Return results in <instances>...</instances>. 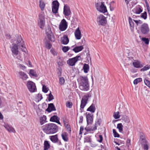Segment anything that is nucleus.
I'll use <instances>...</instances> for the list:
<instances>
[{
	"mask_svg": "<svg viewBox=\"0 0 150 150\" xmlns=\"http://www.w3.org/2000/svg\"><path fill=\"white\" fill-rule=\"evenodd\" d=\"M39 6L40 7L41 11H43L44 9L45 6V4L42 0H40L39 1Z\"/></svg>",
	"mask_w": 150,
	"mask_h": 150,
	"instance_id": "nucleus-28",
	"label": "nucleus"
},
{
	"mask_svg": "<svg viewBox=\"0 0 150 150\" xmlns=\"http://www.w3.org/2000/svg\"><path fill=\"white\" fill-rule=\"evenodd\" d=\"M65 82L64 79L63 77H62L60 78L59 79V83L61 85L64 84V83Z\"/></svg>",
	"mask_w": 150,
	"mask_h": 150,
	"instance_id": "nucleus-52",
	"label": "nucleus"
},
{
	"mask_svg": "<svg viewBox=\"0 0 150 150\" xmlns=\"http://www.w3.org/2000/svg\"><path fill=\"white\" fill-rule=\"evenodd\" d=\"M66 128L67 129V130L69 132H71V129L70 127V126L68 125H67L66 126Z\"/></svg>",
	"mask_w": 150,
	"mask_h": 150,
	"instance_id": "nucleus-61",
	"label": "nucleus"
},
{
	"mask_svg": "<svg viewBox=\"0 0 150 150\" xmlns=\"http://www.w3.org/2000/svg\"><path fill=\"white\" fill-rule=\"evenodd\" d=\"M81 57L80 56H77L76 57L69 59L67 62V63L69 66H73L75 65L76 63L81 59Z\"/></svg>",
	"mask_w": 150,
	"mask_h": 150,
	"instance_id": "nucleus-5",
	"label": "nucleus"
},
{
	"mask_svg": "<svg viewBox=\"0 0 150 150\" xmlns=\"http://www.w3.org/2000/svg\"><path fill=\"white\" fill-rule=\"evenodd\" d=\"M58 9L59 8L52 7V12L54 13H57Z\"/></svg>",
	"mask_w": 150,
	"mask_h": 150,
	"instance_id": "nucleus-47",
	"label": "nucleus"
},
{
	"mask_svg": "<svg viewBox=\"0 0 150 150\" xmlns=\"http://www.w3.org/2000/svg\"><path fill=\"white\" fill-rule=\"evenodd\" d=\"M141 17L144 19H146L147 18V14L146 12L144 11L143 13H141Z\"/></svg>",
	"mask_w": 150,
	"mask_h": 150,
	"instance_id": "nucleus-42",
	"label": "nucleus"
},
{
	"mask_svg": "<svg viewBox=\"0 0 150 150\" xmlns=\"http://www.w3.org/2000/svg\"><path fill=\"white\" fill-rule=\"evenodd\" d=\"M69 7L67 5H64V7L63 13L65 16H69L71 13Z\"/></svg>",
	"mask_w": 150,
	"mask_h": 150,
	"instance_id": "nucleus-12",
	"label": "nucleus"
},
{
	"mask_svg": "<svg viewBox=\"0 0 150 150\" xmlns=\"http://www.w3.org/2000/svg\"><path fill=\"white\" fill-rule=\"evenodd\" d=\"M19 67H20L22 69H24L25 68V67L24 66L22 65L21 64H19Z\"/></svg>",
	"mask_w": 150,
	"mask_h": 150,
	"instance_id": "nucleus-63",
	"label": "nucleus"
},
{
	"mask_svg": "<svg viewBox=\"0 0 150 150\" xmlns=\"http://www.w3.org/2000/svg\"><path fill=\"white\" fill-rule=\"evenodd\" d=\"M39 20H45V16L44 12H41L39 15Z\"/></svg>",
	"mask_w": 150,
	"mask_h": 150,
	"instance_id": "nucleus-38",
	"label": "nucleus"
},
{
	"mask_svg": "<svg viewBox=\"0 0 150 150\" xmlns=\"http://www.w3.org/2000/svg\"><path fill=\"white\" fill-rule=\"evenodd\" d=\"M40 123L41 125H43L46 122V117L45 115H43V116L40 117Z\"/></svg>",
	"mask_w": 150,
	"mask_h": 150,
	"instance_id": "nucleus-26",
	"label": "nucleus"
},
{
	"mask_svg": "<svg viewBox=\"0 0 150 150\" xmlns=\"http://www.w3.org/2000/svg\"><path fill=\"white\" fill-rule=\"evenodd\" d=\"M144 81L145 84L149 87L150 88V81L146 79H144Z\"/></svg>",
	"mask_w": 150,
	"mask_h": 150,
	"instance_id": "nucleus-43",
	"label": "nucleus"
},
{
	"mask_svg": "<svg viewBox=\"0 0 150 150\" xmlns=\"http://www.w3.org/2000/svg\"><path fill=\"white\" fill-rule=\"evenodd\" d=\"M66 105L67 107L70 108H71L73 105V104L71 102H68L67 103Z\"/></svg>",
	"mask_w": 150,
	"mask_h": 150,
	"instance_id": "nucleus-53",
	"label": "nucleus"
},
{
	"mask_svg": "<svg viewBox=\"0 0 150 150\" xmlns=\"http://www.w3.org/2000/svg\"><path fill=\"white\" fill-rule=\"evenodd\" d=\"M129 21L130 25V28L131 31H133L134 29V19L129 17L128 18Z\"/></svg>",
	"mask_w": 150,
	"mask_h": 150,
	"instance_id": "nucleus-20",
	"label": "nucleus"
},
{
	"mask_svg": "<svg viewBox=\"0 0 150 150\" xmlns=\"http://www.w3.org/2000/svg\"><path fill=\"white\" fill-rule=\"evenodd\" d=\"M16 36L17 38L16 44L13 45V47L11 48L12 55L14 57L18 54V49H20L23 52H26L27 50L25 45L24 44V41L23 40L21 35H17Z\"/></svg>",
	"mask_w": 150,
	"mask_h": 150,
	"instance_id": "nucleus-1",
	"label": "nucleus"
},
{
	"mask_svg": "<svg viewBox=\"0 0 150 150\" xmlns=\"http://www.w3.org/2000/svg\"><path fill=\"white\" fill-rule=\"evenodd\" d=\"M87 101H85V100L82 98L81 101V104L80 105V110H81V112H82V110L83 109L86 104H87Z\"/></svg>",
	"mask_w": 150,
	"mask_h": 150,
	"instance_id": "nucleus-22",
	"label": "nucleus"
},
{
	"mask_svg": "<svg viewBox=\"0 0 150 150\" xmlns=\"http://www.w3.org/2000/svg\"><path fill=\"white\" fill-rule=\"evenodd\" d=\"M141 144L143 147L144 150H148L149 149L148 145L149 144L147 141L144 143L143 142Z\"/></svg>",
	"mask_w": 150,
	"mask_h": 150,
	"instance_id": "nucleus-32",
	"label": "nucleus"
},
{
	"mask_svg": "<svg viewBox=\"0 0 150 150\" xmlns=\"http://www.w3.org/2000/svg\"><path fill=\"white\" fill-rule=\"evenodd\" d=\"M96 110V108L95 107V105L92 103L91 105L87 109V111H89L92 113H94L95 112Z\"/></svg>",
	"mask_w": 150,
	"mask_h": 150,
	"instance_id": "nucleus-21",
	"label": "nucleus"
},
{
	"mask_svg": "<svg viewBox=\"0 0 150 150\" xmlns=\"http://www.w3.org/2000/svg\"><path fill=\"white\" fill-rule=\"evenodd\" d=\"M46 34L49 40L54 42L55 40L54 37L51 30V28L49 27L46 30Z\"/></svg>",
	"mask_w": 150,
	"mask_h": 150,
	"instance_id": "nucleus-7",
	"label": "nucleus"
},
{
	"mask_svg": "<svg viewBox=\"0 0 150 150\" xmlns=\"http://www.w3.org/2000/svg\"><path fill=\"white\" fill-rule=\"evenodd\" d=\"M57 135L56 134L54 135H53L50 136L51 140L54 143H56L58 141V139L57 137Z\"/></svg>",
	"mask_w": 150,
	"mask_h": 150,
	"instance_id": "nucleus-23",
	"label": "nucleus"
},
{
	"mask_svg": "<svg viewBox=\"0 0 150 150\" xmlns=\"http://www.w3.org/2000/svg\"><path fill=\"white\" fill-rule=\"evenodd\" d=\"M4 126L6 129L9 132H15V130L12 127L11 125L8 124H5Z\"/></svg>",
	"mask_w": 150,
	"mask_h": 150,
	"instance_id": "nucleus-14",
	"label": "nucleus"
},
{
	"mask_svg": "<svg viewBox=\"0 0 150 150\" xmlns=\"http://www.w3.org/2000/svg\"><path fill=\"white\" fill-rule=\"evenodd\" d=\"M101 122V119H98L97 122H96L95 123V126H96V127L98 125H100Z\"/></svg>",
	"mask_w": 150,
	"mask_h": 150,
	"instance_id": "nucleus-54",
	"label": "nucleus"
},
{
	"mask_svg": "<svg viewBox=\"0 0 150 150\" xmlns=\"http://www.w3.org/2000/svg\"><path fill=\"white\" fill-rule=\"evenodd\" d=\"M38 24L41 28H42L44 26L45 24V20H38Z\"/></svg>",
	"mask_w": 150,
	"mask_h": 150,
	"instance_id": "nucleus-27",
	"label": "nucleus"
},
{
	"mask_svg": "<svg viewBox=\"0 0 150 150\" xmlns=\"http://www.w3.org/2000/svg\"><path fill=\"white\" fill-rule=\"evenodd\" d=\"M48 90V89L47 88L46 86L45 85H44L42 86V91L45 92V93H46L47 92Z\"/></svg>",
	"mask_w": 150,
	"mask_h": 150,
	"instance_id": "nucleus-49",
	"label": "nucleus"
},
{
	"mask_svg": "<svg viewBox=\"0 0 150 150\" xmlns=\"http://www.w3.org/2000/svg\"><path fill=\"white\" fill-rule=\"evenodd\" d=\"M150 69V66L148 65H147L144 66L142 68L140 69L141 71H147Z\"/></svg>",
	"mask_w": 150,
	"mask_h": 150,
	"instance_id": "nucleus-37",
	"label": "nucleus"
},
{
	"mask_svg": "<svg viewBox=\"0 0 150 150\" xmlns=\"http://www.w3.org/2000/svg\"><path fill=\"white\" fill-rule=\"evenodd\" d=\"M134 22L136 23V25L137 26L139 25L140 24H142V21L140 20H134Z\"/></svg>",
	"mask_w": 150,
	"mask_h": 150,
	"instance_id": "nucleus-51",
	"label": "nucleus"
},
{
	"mask_svg": "<svg viewBox=\"0 0 150 150\" xmlns=\"http://www.w3.org/2000/svg\"><path fill=\"white\" fill-rule=\"evenodd\" d=\"M123 126L122 125V123H119L117 124V128L119 130V132H120L122 133L123 132Z\"/></svg>",
	"mask_w": 150,
	"mask_h": 150,
	"instance_id": "nucleus-33",
	"label": "nucleus"
},
{
	"mask_svg": "<svg viewBox=\"0 0 150 150\" xmlns=\"http://www.w3.org/2000/svg\"><path fill=\"white\" fill-rule=\"evenodd\" d=\"M50 52L54 55H57V53L54 50L51 49L50 50Z\"/></svg>",
	"mask_w": 150,
	"mask_h": 150,
	"instance_id": "nucleus-56",
	"label": "nucleus"
},
{
	"mask_svg": "<svg viewBox=\"0 0 150 150\" xmlns=\"http://www.w3.org/2000/svg\"><path fill=\"white\" fill-rule=\"evenodd\" d=\"M83 119V117L82 116H81L80 117V120L79 122V123H82Z\"/></svg>",
	"mask_w": 150,
	"mask_h": 150,
	"instance_id": "nucleus-60",
	"label": "nucleus"
},
{
	"mask_svg": "<svg viewBox=\"0 0 150 150\" xmlns=\"http://www.w3.org/2000/svg\"><path fill=\"white\" fill-rule=\"evenodd\" d=\"M87 122L88 124L92 123L93 120V115L88 114L86 115Z\"/></svg>",
	"mask_w": 150,
	"mask_h": 150,
	"instance_id": "nucleus-18",
	"label": "nucleus"
},
{
	"mask_svg": "<svg viewBox=\"0 0 150 150\" xmlns=\"http://www.w3.org/2000/svg\"><path fill=\"white\" fill-rule=\"evenodd\" d=\"M74 35L76 39L80 40L81 39V33L79 27L76 29L74 32Z\"/></svg>",
	"mask_w": 150,
	"mask_h": 150,
	"instance_id": "nucleus-13",
	"label": "nucleus"
},
{
	"mask_svg": "<svg viewBox=\"0 0 150 150\" xmlns=\"http://www.w3.org/2000/svg\"><path fill=\"white\" fill-rule=\"evenodd\" d=\"M30 74L32 75L33 76L37 77L38 76V75L36 74V72L34 70L32 69H31L30 71Z\"/></svg>",
	"mask_w": 150,
	"mask_h": 150,
	"instance_id": "nucleus-41",
	"label": "nucleus"
},
{
	"mask_svg": "<svg viewBox=\"0 0 150 150\" xmlns=\"http://www.w3.org/2000/svg\"><path fill=\"white\" fill-rule=\"evenodd\" d=\"M61 41L62 43L64 45H67L69 43V40L67 36L64 35L61 38Z\"/></svg>",
	"mask_w": 150,
	"mask_h": 150,
	"instance_id": "nucleus-16",
	"label": "nucleus"
},
{
	"mask_svg": "<svg viewBox=\"0 0 150 150\" xmlns=\"http://www.w3.org/2000/svg\"><path fill=\"white\" fill-rule=\"evenodd\" d=\"M119 112H115L114 113L113 116L115 119H117L120 117V116L119 115Z\"/></svg>",
	"mask_w": 150,
	"mask_h": 150,
	"instance_id": "nucleus-44",
	"label": "nucleus"
},
{
	"mask_svg": "<svg viewBox=\"0 0 150 150\" xmlns=\"http://www.w3.org/2000/svg\"><path fill=\"white\" fill-rule=\"evenodd\" d=\"M19 74L20 78L23 80H25L28 78L27 75L23 72L20 71Z\"/></svg>",
	"mask_w": 150,
	"mask_h": 150,
	"instance_id": "nucleus-19",
	"label": "nucleus"
},
{
	"mask_svg": "<svg viewBox=\"0 0 150 150\" xmlns=\"http://www.w3.org/2000/svg\"><path fill=\"white\" fill-rule=\"evenodd\" d=\"M139 29L141 32L144 34H147L149 31L148 24L145 23H144L141 25Z\"/></svg>",
	"mask_w": 150,
	"mask_h": 150,
	"instance_id": "nucleus-8",
	"label": "nucleus"
},
{
	"mask_svg": "<svg viewBox=\"0 0 150 150\" xmlns=\"http://www.w3.org/2000/svg\"><path fill=\"white\" fill-rule=\"evenodd\" d=\"M90 139L88 138H86L85 139L84 142H88L90 141Z\"/></svg>",
	"mask_w": 150,
	"mask_h": 150,
	"instance_id": "nucleus-64",
	"label": "nucleus"
},
{
	"mask_svg": "<svg viewBox=\"0 0 150 150\" xmlns=\"http://www.w3.org/2000/svg\"><path fill=\"white\" fill-rule=\"evenodd\" d=\"M104 2H101V3H98L96 4V7L98 11L103 13L107 12L106 7L104 5Z\"/></svg>",
	"mask_w": 150,
	"mask_h": 150,
	"instance_id": "nucleus-4",
	"label": "nucleus"
},
{
	"mask_svg": "<svg viewBox=\"0 0 150 150\" xmlns=\"http://www.w3.org/2000/svg\"><path fill=\"white\" fill-rule=\"evenodd\" d=\"M146 6L147 7V10L148 11V13L149 15V16H150V7H149V4H146Z\"/></svg>",
	"mask_w": 150,
	"mask_h": 150,
	"instance_id": "nucleus-58",
	"label": "nucleus"
},
{
	"mask_svg": "<svg viewBox=\"0 0 150 150\" xmlns=\"http://www.w3.org/2000/svg\"><path fill=\"white\" fill-rule=\"evenodd\" d=\"M67 27V24L66 20L63 19L61 21L59 25V30L63 31L66 30Z\"/></svg>",
	"mask_w": 150,
	"mask_h": 150,
	"instance_id": "nucleus-10",
	"label": "nucleus"
},
{
	"mask_svg": "<svg viewBox=\"0 0 150 150\" xmlns=\"http://www.w3.org/2000/svg\"><path fill=\"white\" fill-rule=\"evenodd\" d=\"M97 22L98 25L104 26L107 23V20L104 16L100 14L97 17Z\"/></svg>",
	"mask_w": 150,
	"mask_h": 150,
	"instance_id": "nucleus-6",
	"label": "nucleus"
},
{
	"mask_svg": "<svg viewBox=\"0 0 150 150\" xmlns=\"http://www.w3.org/2000/svg\"><path fill=\"white\" fill-rule=\"evenodd\" d=\"M83 49V47L82 46H76L72 50L75 52H78L81 51Z\"/></svg>",
	"mask_w": 150,
	"mask_h": 150,
	"instance_id": "nucleus-24",
	"label": "nucleus"
},
{
	"mask_svg": "<svg viewBox=\"0 0 150 150\" xmlns=\"http://www.w3.org/2000/svg\"><path fill=\"white\" fill-rule=\"evenodd\" d=\"M50 147V144L47 141H45L44 143V150H47Z\"/></svg>",
	"mask_w": 150,
	"mask_h": 150,
	"instance_id": "nucleus-30",
	"label": "nucleus"
},
{
	"mask_svg": "<svg viewBox=\"0 0 150 150\" xmlns=\"http://www.w3.org/2000/svg\"><path fill=\"white\" fill-rule=\"evenodd\" d=\"M83 69L84 72L85 73H87L89 70V66L88 64L85 63L83 65Z\"/></svg>",
	"mask_w": 150,
	"mask_h": 150,
	"instance_id": "nucleus-29",
	"label": "nucleus"
},
{
	"mask_svg": "<svg viewBox=\"0 0 150 150\" xmlns=\"http://www.w3.org/2000/svg\"><path fill=\"white\" fill-rule=\"evenodd\" d=\"M52 7L59 8V4L58 2L56 0L52 2Z\"/></svg>",
	"mask_w": 150,
	"mask_h": 150,
	"instance_id": "nucleus-35",
	"label": "nucleus"
},
{
	"mask_svg": "<svg viewBox=\"0 0 150 150\" xmlns=\"http://www.w3.org/2000/svg\"><path fill=\"white\" fill-rule=\"evenodd\" d=\"M54 99V97L52 95L51 92L50 91V93L48 95V100L50 101L51 100H53Z\"/></svg>",
	"mask_w": 150,
	"mask_h": 150,
	"instance_id": "nucleus-48",
	"label": "nucleus"
},
{
	"mask_svg": "<svg viewBox=\"0 0 150 150\" xmlns=\"http://www.w3.org/2000/svg\"><path fill=\"white\" fill-rule=\"evenodd\" d=\"M99 138L100 139L99 140H98V142L100 143H101L102 142L103 140V137L101 135H99Z\"/></svg>",
	"mask_w": 150,
	"mask_h": 150,
	"instance_id": "nucleus-59",
	"label": "nucleus"
},
{
	"mask_svg": "<svg viewBox=\"0 0 150 150\" xmlns=\"http://www.w3.org/2000/svg\"><path fill=\"white\" fill-rule=\"evenodd\" d=\"M142 81V79L141 78H139L135 79L133 81V83L135 85H137L139 82H140Z\"/></svg>",
	"mask_w": 150,
	"mask_h": 150,
	"instance_id": "nucleus-36",
	"label": "nucleus"
},
{
	"mask_svg": "<svg viewBox=\"0 0 150 150\" xmlns=\"http://www.w3.org/2000/svg\"><path fill=\"white\" fill-rule=\"evenodd\" d=\"M132 64L134 67L136 68H142L143 67V64H141L140 61L138 60H135L133 62Z\"/></svg>",
	"mask_w": 150,
	"mask_h": 150,
	"instance_id": "nucleus-15",
	"label": "nucleus"
},
{
	"mask_svg": "<svg viewBox=\"0 0 150 150\" xmlns=\"http://www.w3.org/2000/svg\"><path fill=\"white\" fill-rule=\"evenodd\" d=\"M70 49V47L68 46H64L62 48V50L64 52H67Z\"/></svg>",
	"mask_w": 150,
	"mask_h": 150,
	"instance_id": "nucleus-45",
	"label": "nucleus"
},
{
	"mask_svg": "<svg viewBox=\"0 0 150 150\" xmlns=\"http://www.w3.org/2000/svg\"><path fill=\"white\" fill-rule=\"evenodd\" d=\"M143 11L142 6L139 5L136 6L132 10V12L134 13L138 14H140Z\"/></svg>",
	"mask_w": 150,
	"mask_h": 150,
	"instance_id": "nucleus-11",
	"label": "nucleus"
},
{
	"mask_svg": "<svg viewBox=\"0 0 150 150\" xmlns=\"http://www.w3.org/2000/svg\"><path fill=\"white\" fill-rule=\"evenodd\" d=\"M58 119H60L57 115H54L51 117L50 119V121L51 122H55Z\"/></svg>",
	"mask_w": 150,
	"mask_h": 150,
	"instance_id": "nucleus-31",
	"label": "nucleus"
},
{
	"mask_svg": "<svg viewBox=\"0 0 150 150\" xmlns=\"http://www.w3.org/2000/svg\"><path fill=\"white\" fill-rule=\"evenodd\" d=\"M97 129V127L96 126H95L93 128L91 127V128H85V129L86 131L88 132H91L93 131L96 130Z\"/></svg>",
	"mask_w": 150,
	"mask_h": 150,
	"instance_id": "nucleus-40",
	"label": "nucleus"
},
{
	"mask_svg": "<svg viewBox=\"0 0 150 150\" xmlns=\"http://www.w3.org/2000/svg\"><path fill=\"white\" fill-rule=\"evenodd\" d=\"M142 40L145 42V43L146 44H149V40L148 38H142Z\"/></svg>",
	"mask_w": 150,
	"mask_h": 150,
	"instance_id": "nucleus-46",
	"label": "nucleus"
},
{
	"mask_svg": "<svg viewBox=\"0 0 150 150\" xmlns=\"http://www.w3.org/2000/svg\"><path fill=\"white\" fill-rule=\"evenodd\" d=\"M27 86L30 92H34L36 90L35 84L32 81H28L27 84Z\"/></svg>",
	"mask_w": 150,
	"mask_h": 150,
	"instance_id": "nucleus-9",
	"label": "nucleus"
},
{
	"mask_svg": "<svg viewBox=\"0 0 150 150\" xmlns=\"http://www.w3.org/2000/svg\"><path fill=\"white\" fill-rule=\"evenodd\" d=\"M91 96V92H90L85 95L82 98L87 102L88 98H90Z\"/></svg>",
	"mask_w": 150,
	"mask_h": 150,
	"instance_id": "nucleus-25",
	"label": "nucleus"
},
{
	"mask_svg": "<svg viewBox=\"0 0 150 150\" xmlns=\"http://www.w3.org/2000/svg\"><path fill=\"white\" fill-rule=\"evenodd\" d=\"M38 97L40 99V100H42L43 98L42 94L39 93L38 94Z\"/></svg>",
	"mask_w": 150,
	"mask_h": 150,
	"instance_id": "nucleus-62",
	"label": "nucleus"
},
{
	"mask_svg": "<svg viewBox=\"0 0 150 150\" xmlns=\"http://www.w3.org/2000/svg\"><path fill=\"white\" fill-rule=\"evenodd\" d=\"M48 105V108L46 110L48 112H50L52 111L56 110V108L53 103L49 104Z\"/></svg>",
	"mask_w": 150,
	"mask_h": 150,
	"instance_id": "nucleus-17",
	"label": "nucleus"
},
{
	"mask_svg": "<svg viewBox=\"0 0 150 150\" xmlns=\"http://www.w3.org/2000/svg\"><path fill=\"white\" fill-rule=\"evenodd\" d=\"M139 141H140L141 144H142L143 142L144 143L147 142L145 139V137L143 134H141L140 135Z\"/></svg>",
	"mask_w": 150,
	"mask_h": 150,
	"instance_id": "nucleus-34",
	"label": "nucleus"
},
{
	"mask_svg": "<svg viewBox=\"0 0 150 150\" xmlns=\"http://www.w3.org/2000/svg\"><path fill=\"white\" fill-rule=\"evenodd\" d=\"M43 131L47 134H53L58 131V127L55 124L50 123L45 125Z\"/></svg>",
	"mask_w": 150,
	"mask_h": 150,
	"instance_id": "nucleus-2",
	"label": "nucleus"
},
{
	"mask_svg": "<svg viewBox=\"0 0 150 150\" xmlns=\"http://www.w3.org/2000/svg\"><path fill=\"white\" fill-rule=\"evenodd\" d=\"M46 47L48 49H50L52 47V45L48 42H47L46 43Z\"/></svg>",
	"mask_w": 150,
	"mask_h": 150,
	"instance_id": "nucleus-55",
	"label": "nucleus"
},
{
	"mask_svg": "<svg viewBox=\"0 0 150 150\" xmlns=\"http://www.w3.org/2000/svg\"><path fill=\"white\" fill-rule=\"evenodd\" d=\"M113 134H114V137H119L120 135L114 129H113Z\"/></svg>",
	"mask_w": 150,
	"mask_h": 150,
	"instance_id": "nucleus-50",
	"label": "nucleus"
},
{
	"mask_svg": "<svg viewBox=\"0 0 150 150\" xmlns=\"http://www.w3.org/2000/svg\"><path fill=\"white\" fill-rule=\"evenodd\" d=\"M62 137L63 139L65 142H67L68 140V139L67 137V135L66 133H63L62 134Z\"/></svg>",
	"mask_w": 150,
	"mask_h": 150,
	"instance_id": "nucleus-39",
	"label": "nucleus"
},
{
	"mask_svg": "<svg viewBox=\"0 0 150 150\" xmlns=\"http://www.w3.org/2000/svg\"><path fill=\"white\" fill-rule=\"evenodd\" d=\"M79 79L80 80L79 84L80 89L84 91H88L89 89V85L87 77L80 76Z\"/></svg>",
	"mask_w": 150,
	"mask_h": 150,
	"instance_id": "nucleus-3",
	"label": "nucleus"
},
{
	"mask_svg": "<svg viewBox=\"0 0 150 150\" xmlns=\"http://www.w3.org/2000/svg\"><path fill=\"white\" fill-rule=\"evenodd\" d=\"M130 140L129 139H127L126 141L127 145L128 147H129L130 145Z\"/></svg>",
	"mask_w": 150,
	"mask_h": 150,
	"instance_id": "nucleus-57",
	"label": "nucleus"
}]
</instances>
